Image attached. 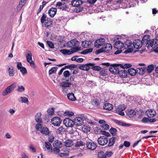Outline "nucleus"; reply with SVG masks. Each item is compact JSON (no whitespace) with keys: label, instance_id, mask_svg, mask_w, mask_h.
<instances>
[{"label":"nucleus","instance_id":"obj_1","mask_svg":"<svg viewBox=\"0 0 158 158\" xmlns=\"http://www.w3.org/2000/svg\"><path fill=\"white\" fill-rule=\"evenodd\" d=\"M78 41L75 39H73L68 41L67 44L68 47L71 48V50H73L74 52L81 50V48L79 47Z\"/></svg>","mask_w":158,"mask_h":158},{"label":"nucleus","instance_id":"obj_2","mask_svg":"<svg viewBox=\"0 0 158 158\" xmlns=\"http://www.w3.org/2000/svg\"><path fill=\"white\" fill-rule=\"evenodd\" d=\"M123 65L119 64H114L110 65L109 68V71L112 73L116 74L118 73L120 69L123 68Z\"/></svg>","mask_w":158,"mask_h":158},{"label":"nucleus","instance_id":"obj_3","mask_svg":"<svg viewBox=\"0 0 158 158\" xmlns=\"http://www.w3.org/2000/svg\"><path fill=\"white\" fill-rule=\"evenodd\" d=\"M25 55L27 61L30 64L31 67L35 68V67L34 62L32 59V55L31 52L28 50H27L25 52Z\"/></svg>","mask_w":158,"mask_h":158},{"label":"nucleus","instance_id":"obj_4","mask_svg":"<svg viewBox=\"0 0 158 158\" xmlns=\"http://www.w3.org/2000/svg\"><path fill=\"white\" fill-rule=\"evenodd\" d=\"M16 83H13L7 87L3 92L2 95L3 96H6L10 93L15 88Z\"/></svg>","mask_w":158,"mask_h":158},{"label":"nucleus","instance_id":"obj_5","mask_svg":"<svg viewBox=\"0 0 158 158\" xmlns=\"http://www.w3.org/2000/svg\"><path fill=\"white\" fill-rule=\"evenodd\" d=\"M133 44L129 40H127L124 44V48L127 49L125 51L126 53L132 52L133 51Z\"/></svg>","mask_w":158,"mask_h":158},{"label":"nucleus","instance_id":"obj_6","mask_svg":"<svg viewBox=\"0 0 158 158\" xmlns=\"http://www.w3.org/2000/svg\"><path fill=\"white\" fill-rule=\"evenodd\" d=\"M126 106L124 104L119 105L116 109V112L120 115L124 116L125 114L123 111L126 109Z\"/></svg>","mask_w":158,"mask_h":158},{"label":"nucleus","instance_id":"obj_7","mask_svg":"<svg viewBox=\"0 0 158 158\" xmlns=\"http://www.w3.org/2000/svg\"><path fill=\"white\" fill-rule=\"evenodd\" d=\"M98 141L99 144L103 146L106 144L108 143V140L106 136H103L98 138Z\"/></svg>","mask_w":158,"mask_h":158},{"label":"nucleus","instance_id":"obj_8","mask_svg":"<svg viewBox=\"0 0 158 158\" xmlns=\"http://www.w3.org/2000/svg\"><path fill=\"white\" fill-rule=\"evenodd\" d=\"M62 120L61 118L59 117H56L52 118L51 120V122L52 124L54 126H59Z\"/></svg>","mask_w":158,"mask_h":158},{"label":"nucleus","instance_id":"obj_9","mask_svg":"<svg viewBox=\"0 0 158 158\" xmlns=\"http://www.w3.org/2000/svg\"><path fill=\"white\" fill-rule=\"evenodd\" d=\"M105 40L103 38H101L96 40L94 44V45L97 48H99L100 46L104 45Z\"/></svg>","mask_w":158,"mask_h":158},{"label":"nucleus","instance_id":"obj_10","mask_svg":"<svg viewBox=\"0 0 158 158\" xmlns=\"http://www.w3.org/2000/svg\"><path fill=\"white\" fill-rule=\"evenodd\" d=\"M143 43L142 41L139 39H136L133 42V46L135 48L138 49L141 47Z\"/></svg>","mask_w":158,"mask_h":158},{"label":"nucleus","instance_id":"obj_11","mask_svg":"<svg viewBox=\"0 0 158 158\" xmlns=\"http://www.w3.org/2000/svg\"><path fill=\"white\" fill-rule=\"evenodd\" d=\"M124 44L121 40H118L116 41L114 43V48L117 49H121L124 48Z\"/></svg>","mask_w":158,"mask_h":158},{"label":"nucleus","instance_id":"obj_12","mask_svg":"<svg viewBox=\"0 0 158 158\" xmlns=\"http://www.w3.org/2000/svg\"><path fill=\"white\" fill-rule=\"evenodd\" d=\"M65 126L68 127H72L74 125V121L69 118H66L64 120Z\"/></svg>","mask_w":158,"mask_h":158},{"label":"nucleus","instance_id":"obj_13","mask_svg":"<svg viewBox=\"0 0 158 158\" xmlns=\"http://www.w3.org/2000/svg\"><path fill=\"white\" fill-rule=\"evenodd\" d=\"M147 47L148 48L150 46L152 48H154L158 45V40L156 39H151L149 40L148 44Z\"/></svg>","mask_w":158,"mask_h":158},{"label":"nucleus","instance_id":"obj_14","mask_svg":"<svg viewBox=\"0 0 158 158\" xmlns=\"http://www.w3.org/2000/svg\"><path fill=\"white\" fill-rule=\"evenodd\" d=\"M87 148L91 150H95L97 146L96 144L93 141L87 142L86 144Z\"/></svg>","mask_w":158,"mask_h":158},{"label":"nucleus","instance_id":"obj_15","mask_svg":"<svg viewBox=\"0 0 158 158\" xmlns=\"http://www.w3.org/2000/svg\"><path fill=\"white\" fill-rule=\"evenodd\" d=\"M74 123L76 126H80L83 124V120L80 117H77L74 119Z\"/></svg>","mask_w":158,"mask_h":158},{"label":"nucleus","instance_id":"obj_16","mask_svg":"<svg viewBox=\"0 0 158 158\" xmlns=\"http://www.w3.org/2000/svg\"><path fill=\"white\" fill-rule=\"evenodd\" d=\"M93 63H87L85 65H81L79 67V69L85 71H88L90 68V66H93Z\"/></svg>","mask_w":158,"mask_h":158},{"label":"nucleus","instance_id":"obj_17","mask_svg":"<svg viewBox=\"0 0 158 158\" xmlns=\"http://www.w3.org/2000/svg\"><path fill=\"white\" fill-rule=\"evenodd\" d=\"M146 115L149 118H152L155 116L156 114L155 111L153 110H147L146 112Z\"/></svg>","mask_w":158,"mask_h":158},{"label":"nucleus","instance_id":"obj_18","mask_svg":"<svg viewBox=\"0 0 158 158\" xmlns=\"http://www.w3.org/2000/svg\"><path fill=\"white\" fill-rule=\"evenodd\" d=\"M82 4L81 0H73L71 2V4L74 7H78Z\"/></svg>","mask_w":158,"mask_h":158},{"label":"nucleus","instance_id":"obj_19","mask_svg":"<svg viewBox=\"0 0 158 158\" xmlns=\"http://www.w3.org/2000/svg\"><path fill=\"white\" fill-rule=\"evenodd\" d=\"M112 46L110 44H105L103 47L102 48L103 52H109L112 49Z\"/></svg>","mask_w":158,"mask_h":158},{"label":"nucleus","instance_id":"obj_20","mask_svg":"<svg viewBox=\"0 0 158 158\" xmlns=\"http://www.w3.org/2000/svg\"><path fill=\"white\" fill-rule=\"evenodd\" d=\"M123 69L120 70H119L118 74L119 75L122 77H125L127 76V74H128V70H125L124 68H123Z\"/></svg>","mask_w":158,"mask_h":158},{"label":"nucleus","instance_id":"obj_21","mask_svg":"<svg viewBox=\"0 0 158 158\" xmlns=\"http://www.w3.org/2000/svg\"><path fill=\"white\" fill-rule=\"evenodd\" d=\"M57 11V9L56 8H52L48 10V14L49 16L51 17H53L56 14Z\"/></svg>","mask_w":158,"mask_h":158},{"label":"nucleus","instance_id":"obj_22","mask_svg":"<svg viewBox=\"0 0 158 158\" xmlns=\"http://www.w3.org/2000/svg\"><path fill=\"white\" fill-rule=\"evenodd\" d=\"M42 114L41 112L38 113H37L35 116V119L36 121L39 123H42V121L41 116Z\"/></svg>","mask_w":158,"mask_h":158},{"label":"nucleus","instance_id":"obj_23","mask_svg":"<svg viewBox=\"0 0 158 158\" xmlns=\"http://www.w3.org/2000/svg\"><path fill=\"white\" fill-rule=\"evenodd\" d=\"M64 145L68 147H72L73 144V141L70 139L66 140L64 142Z\"/></svg>","mask_w":158,"mask_h":158},{"label":"nucleus","instance_id":"obj_24","mask_svg":"<svg viewBox=\"0 0 158 158\" xmlns=\"http://www.w3.org/2000/svg\"><path fill=\"white\" fill-rule=\"evenodd\" d=\"M62 146V143L61 142L58 140L55 141L53 144V146L54 148H60Z\"/></svg>","mask_w":158,"mask_h":158},{"label":"nucleus","instance_id":"obj_25","mask_svg":"<svg viewBox=\"0 0 158 158\" xmlns=\"http://www.w3.org/2000/svg\"><path fill=\"white\" fill-rule=\"evenodd\" d=\"M91 45L92 42L90 41H85L82 43V46L85 48L90 47Z\"/></svg>","mask_w":158,"mask_h":158},{"label":"nucleus","instance_id":"obj_26","mask_svg":"<svg viewBox=\"0 0 158 158\" xmlns=\"http://www.w3.org/2000/svg\"><path fill=\"white\" fill-rule=\"evenodd\" d=\"M40 131L43 135H48L50 133L48 129L46 127H44L42 128Z\"/></svg>","mask_w":158,"mask_h":158},{"label":"nucleus","instance_id":"obj_27","mask_svg":"<svg viewBox=\"0 0 158 158\" xmlns=\"http://www.w3.org/2000/svg\"><path fill=\"white\" fill-rule=\"evenodd\" d=\"M103 108L105 110H110L113 109V106L110 103H106L104 104Z\"/></svg>","mask_w":158,"mask_h":158},{"label":"nucleus","instance_id":"obj_28","mask_svg":"<svg viewBox=\"0 0 158 158\" xmlns=\"http://www.w3.org/2000/svg\"><path fill=\"white\" fill-rule=\"evenodd\" d=\"M136 73H138L140 75H143L145 72L146 69L143 67L138 68L136 69Z\"/></svg>","mask_w":158,"mask_h":158},{"label":"nucleus","instance_id":"obj_29","mask_svg":"<svg viewBox=\"0 0 158 158\" xmlns=\"http://www.w3.org/2000/svg\"><path fill=\"white\" fill-rule=\"evenodd\" d=\"M70 51L69 50L66 49H62L60 50V52L64 54L70 55L73 53L74 52L73 50H71Z\"/></svg>","mask_w":158,"mask_h":158},{"label":"nucleus","instance_id":"obj_30","mask_svg":"<svg viewBox=\"0 0 158 158\" xmlns=\"http://www.w3.org/2000/svg\"><path fill=\"white\" fill-rule=\"evenodd\" d=\"M8 70L10 77H12L14 75L13 68L11 66H9L7 67Z\"/></svg>","mask_w":158,"mask_h":158},{"label":"nucleus","instance_id":"obj_31","mask_svg":"<svg viewBox=\"0 0 158 158\" xmlns=\"http://www.w3.org/2000/svg\"><path fill=\"white\" fill-rule=\"evenodd\" d=\"M68 81H63L60 84V85L63 87H70L71 83Z\"/></svg>","mask_w":158,"mask_h":158},{"label":"nucleus","instance_id":"obj_32","mask_svg":"<svg viewBox=\"0 0 158 158\" xmlns=\"http://www.w3.org/2000/svg\"><path fill=\"white\" fill-rule=\"evenodd\" d=\"M91 129L90 128L86 125H83L82 128V131L85 133H88L90 132Z\"/></svg>","mask_w":158,"mask_h":158},{"label":"nucleus","instance_id":"obj_33","mask_svg":"<svg viewBox=\"0 0 158 158\" xmlns=\"http://www.w3.org/2000/svg\"><path fill=\"white\" fill-rule=\"evenodd\" d=\"M67 97L71 101H74L76 100V98L74 96V94L73 93L68 94Z\"/></svg>","mask_w":158,"mask_h":158},{"label":"nucleus","instance_id":"obj_34","mask_svg":"<svg viewBox=\"0 0 158 158\" xmlns=\"http://www.w3.org/2000/svg\"><path fill=\"white\" fill-rule=\"evenodd\" d=\"M18 100L22 103H27L28 102V99L25 97H20L18 99Z\"/></svg>","mask_w":158,"mask_h":158},{"label":"nucleus","instance_id":"obj_35","mask_svg":"<svg viewBox=\"0 0 158 158\" xmlns=\"http://www.w3.org/2000/svg\"><path fill=\"white\" fill-rule=\"evenodd\" d=\"M128 74L129 73L131 76H135L136 73V70L132 68H131L128 69Z\"/></svg>","mask_w":158,"mask_h":158},{"label":"nucleus","instance_id":"obj_36","mask_svg":"<svg viewBox=\"0 0 158 158\" xmlns=\"http://www.w3.org/2000/svg\"><path fill=\"white\" fill-rule=\"evenodd\" d=\"M136 112L133 110H131L128 112V114L129 117L130 118H132L136 114Z\"/></svg>","mask_w":158,"mask_h":158},{"label":"nucleus","instance_id":"obj_37","mask_svg":"<svg viewBox=\"0 0 158 158\" xmlns=\"http://www.w3.org/2000/svg\"><path fill=\"white\" fill-rule=\"evenodd\" d=\"M98 158H106V153L103 151H100L98 153Z\"/></svg>","mask_w":158,"mask_h":158},{"label":"nucleus","instance_id":"obj_38","mask_svg":"<svg viewBox=\"0 0 158 158\" xmlns=\"http://www.w3.org/2000/svg\"><path fill=\"white\" fill-rule=\"evenodd\" d=\"M85 143L81 141H77L75 144V147H79L84 146Z\"/></svg>","mask_w":158,"mask_h":158},{"label":"nucleus","instance_id":"obj_39","mask_svg":"<svg viewBox=\"0 0 158 158\" xmlns=\"http://www.w3.org/2000/svg\"><path fill=\"white\" fill-rule=\"evenodd\" d=\"M52 24V20L51 18L49 19H48L47 20V22H46L45 24V26L46 27H48L50 26Z\"/></svg>","mask_w":158,"mask_h":158},{"label":"nucleus","instance_id":"obj_40","mask_svg":"<svg viewBox=\"0 0 158 158\" xmlns=\"http://www.w3.org/2000/svg\"><path fill=\"white\" fill-rule=\"evenodd\" d=\"M26 0H21L19 2V4L18 6V8L19 9H21L22 7L24 6L26 2Z\"/></svg>","mask_w":158,"mask_h":158},{"label":"nucleus","instance_id":"obj_41","mask_svg":"<svg viewBox=\"0 0 158 158\" xmlns=\"http://www.w3.org/2000/svg\"><path fill=\"white\" fill-rule=\"evenodd\" d=\"M115 140V137H112L109 139L108 146L110 147L112 146L113 145Z\"/></svg>","mask_w":158,"mask_h":158},{"label":"nucleus","instance_id":"obj_42","mask_svg":"<svg viewBox=\"0 0 158 158\" xmlns=\"http://www.w3.org/2000/svg\"><path fill=\"white\" fill-rule=\"evenodd\" d=\"M45 147L47 150H52V147L51 143L48 142H45Z\"/></svg>","mask_w":158,"mask_h":158},{"label":"nucleus","instance_id":"obj_43","mask_svg":"<svg viewBox=\"0 0 158 158\" xmlns=\"http://www.w3.org/2000/svg\"><path fill=\"white\" fill-rule=\"evenodd\" d=\"M92 67L91 69L94 70L99 71L101 70V68L100 67L98 66H95V64H93V66H91Z\"/></svg>","mask_w":158,"mask_h":158},{"label":"nucleus","instance_id":"obj_44","mask_svg":"<svg viewBox=\"0 0 158 158\" xmlns=\"http://www.w3.org/2000/svg\"><path fill=\"white\" fill-rule=\"evenodd\" d=\"M154 66L153 64H151L148 66L147 68H145L146 70H147L148 73H150L154 69Z\"/></svg>","mask_w":158,"mask_h":158},{"label":"nucleus","instance_id":"obj_45","mask_svg":"<svg viewBox=\"0 0 158 158\" xmlns=\"http://www.w3.org/2000/svg\"><path fill=\"white\" fill-rule=\"evenodd\" d=\"M57 69L58 68L57 67H52L49 71V74L50 75L55 73Z\"/></svg>","mask_w":158,"mask_h":158},{"label":"nucleus","instance_id":"obj_46","mask_svg":"<svg viewBox=\"0 0 158 158\" xmlns=\"http://www.w3.org/2000/svg\"><path fill=\"white\" fill-rule=\"evenodd\" d=\"M25 88L23 85H19L18 86L17 90L19 92H23L25 91Z\"/></svg>","mask_w":158,"mask_h":158},{"label":"nucleus","instance_id":"obj_47","mask_svg":"<svg viewBox=\"0 0 158 158\" xmlns=\"http://www.w3.org/2000/svg\"><path fill=\"white\" fill-rule=\"evenodd\" d=\"M43 127L42 125L40 123H37L35 126V129L38 131H40Z\"/></svg>","mask_w":158,"mask_h":158},{"label":"nucleus","instance_id":"obj_48","mask_svg":"<svg viewBox=\"0 0 158 158\" xmlns=\"http://www.w3.org/2000/svg\"><path fill=\"white\" fill-rule=\"evenodd\" d=\"M149 36V35H146L144 36L142 40L143 41V42L147 43L146 45H147L148 44L149 41H148V39Z\"/></svg>","mask_w":158,"mask_h":158},{"label":"nucleus","instance_id":"obj_49","mask_svg":"<svg viewBox=\"0 0 158 158\" xmlns=\"http://www.w3.org/2000/svg\"><path fill=\"white\" fill-rule=\"evenodd\" d=\"M101 127L104 130H107L109 128V126L107 124L103 123L101 125Z\"/></svg>","mask_w":158,"mask_h":158},{"label":"nucleus","instance_id":"obj_50","mask_svg":"<svg viewBox=\"0 0 158 158\" xmlns=\"http://www.w3.org/2000/svg\"><path fill=\"white\" fill-rule=\"evenodd\" d=\"M52 151L53 153L57 154L60 152V148L54 147V148H53V149H52Z\"/></svg>","mask_w":158,"mask_h":158},{"label":"nucleus","instance_id":"obj_51","mask_svg":"<svg viewBox=\"0 0 158 158\" xmlns=\"http://www.w3.org/2000/svg\"><path fill=\"white\" fill-rule=\"evenodd\" d=\"M58 155L61 157H64L65 156H69V152H65L64 153H60L58 154Z\"/></svg>","mask_w":158,"mask_h":158},{"label":"nucleus","instance_id":"obj_52","mask_svg":"<svg viewBox=\"0 0 158 158\" xmlns=\"http://www.w3.org/2000/svg\"><path fill=\"white\" fill-rule=\"evenodd\" d=\"M93 51V49L91 48H89L82 51L81 52V54H85L92 52Z\"/></svg>","mask_w":158,"mask_h":158},{"label":"nucleus","instance_id":"obj_53","mask_svg":"<svg viewBox=\"0 0 158 158\" xmlns=\"http://www.w3.org/2000/svg\"><path fill=\"white\" fill-rule=\"evenodd\" d=\"M65 131L64 129L62 127H60L57 129L56 132L58 134H61Z\"/></svg>","mask_w":158,"mask_h":158},{"label":"nucleus","instance_id":"obj_54","mask_svg":"<svg viewBox=\"0 0 158 158\" xmlns=\"http://www.w3.org/2000/svg\"><path fill=\"white\" fill-rule=\"evenodd\" d=\"M64 114L65 116H72L74 115V113L71 111H67L64 112Z\"/></svg>","mask_w":158,"mask_h":158},{"label":"nucleus","instance_id":"obj_55","mask_svg":"<svg viewBox=\"0 0 158 158\" xmlns=\"http://www.w3.org/2000/svg\"><path fill=\"white\" fill-rule=\"evenodd\" d=\"M47 18L46 15L45 14H43L41 18V22L42 23H44L45 21H46Z\"/></svg>","mask_w":158,"mask_h":158},{"label":"nucleus","instance_id":"obj_56","mask_svg":"<svg viewBox=\"0 0 158 158\" xmlns=\"http://www.w3.org/2000/svg\"><path fill=\"white\" fill-rule=\"evenodd\" d=\"M110 131L113 135H115L116 134L117 130L115 128H111L110 130Z\"/></svg>","mask_w":158,"mask_h":158},{"label":"nucleus","instance_id":"obj_57","mask_svg":"<svg viewBox=\"0 0 158 158\" xmlns=\"http://www.w3.org/2000/svg\"><path fill=\"white\" fill-rule=\"evenodd\" d=\"M63 75L65 78L68 77L70 75V72L68 70H66L64 72Z\"/></svg>","mask_w":158,"mask_h":158},{"label":"nucleus","instance_id":"obj_58","mask_svg":"<svg viewBox=\"0 0 158 158\" xmlns=\"http://www.w3.org/2000/svg\"><path fill=\"white\" fill-rule=\"evenodd\" d=\"M19 70L23 75H25L27 73V69L25 67H23Z\"/></svg>","mask_w":158,"mask_h":158},{"label":"nucleus","instance_id":"obj_59","mask_svg":"<svg viewBox=\"0 0 158 158\" xmlns=\"http://www.w3.org/2000/svg\"><path fill=\"white\" fill-rule=\"evenodd\" d=\"M47 43L48 46L51 48H54V44L51 41H47Z\"/></svg>","mask_w":158,"mask_h":158},{"label":"nucleus","instance_id":"obj_60","mask_svg":"<svg viewBox=\"0 0 158 158\" xmlns=\"http://www.w3.org/2000/svg\"><path fill=\"white\" fill-rule=\"evenodd\" d=\"M54 110L53 108H50L47 110V112L49 115H52L54 113Z\"/></svg>","mask_w":158,"mask_h":158},{"label":"nucleus","instance_id":"obj_61","mask_svg":"<svg viewBox=\"0 0 158 158\" xmlns=\"http://www.w3.org/2000/svg\"><path fill=\"white\" fill-rule=\"evenodd\" d=\"M83 8L81 7H79L75 9L74 11L76 13L80 12L83 10Z\"/></svg>","mask_w":158,"mask_h":158},{"label":"nucleus","instance_id":"obj_62","mask_svg":"<svg viewBox=\"0 0 158 158\" xmlns=\"http://www.w3.org/2000/svg\"><path fill=\"white\" fill-rule=\"evenodd\" d=\"M94 84V83L93 81H88L86 82V85L87 86H92Z\"/></svg>","mask_w":158,"mask_h":158},{"label":"nucleus","instance_id":"obj_63","mask_svg":"<svg viewBox=\"0 0 158 158\" xmlns=\"http://www.w3.org/2000/svg\"><path fill=\"white\" fill-rule=\"evenodd\" d=\"M29 148L30 151L33 152H35L36 151V149L34 147H33V146L32 145H31L30 146Z\"/></svg>","mask_w":158,"mask_h":158},{"label":"nucleus","instance_id":"obj_64","mask_svg":"<svg viewBox=\"0 0 158 158\" xmlns=\"http://www.w3.org/2000/svg\"><path fill=\"white\" fill-rule=\"evenodd\" d=\"M54 139V137L53 136V135H50L49 136V137L48 138V140L49 142H52Z\"/></svg>","mask_w":158,"mask_h":158}]
</instances>
